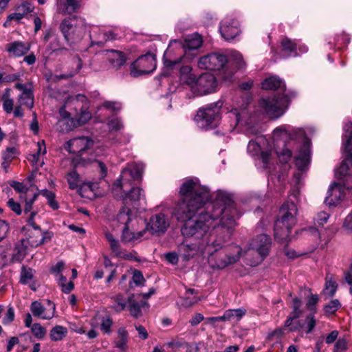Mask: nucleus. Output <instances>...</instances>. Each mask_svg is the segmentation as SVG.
I'll use <instances>...</instances> for the list:
<instances>
[{
  "mask_svg": "<svg viewBox=\"0 0 352 352\" xmlns=\"http://www.w3.org/2000/svg\"><path fill=\"white\" fill-rule=\"evenodd\" d=\"M284 254L285 255L290 259H294L296 258L299 257L302 254L296 252L294 250L289 248V247H285L284 248Z\"/></svg>",
  "mask_w": 352,
  "mask_h": 352,
  "instance_id": "obj_61",
  "label": "nucleus"
},
{
  "mask_svg": "<svg viewBox=\"0 0 352 352\" xmlns=\"http://www.w3.org/2000/svg\"><path fill=\"white\" fill-rule=\"evenodd\" d=\"M207 243L205 241H195V242L191 243L184 242L178 247L179 254L186 260L197 254H203L204 253L212 254L217 250H214L213 247L206 245Z\"/></svg>",
  "mask_w": 352,
  "mask_h": 352,
  "instance_id": "obj_12",
  "label": "nucleus"
},
{
  "mask_svg": "<svg viewBox=\"0 0 352 352\" xmlns=\"http://www.w3.org/2000/svg\"><path fill=\"white\" fill-rule=\"evenodd\" d=\"M267 143L263 136H258L254 140H251L248 145V152L252 156H257L261 154V160L263 167L267 168L271 160V153L262 151L263 147Z\"/></svg>",
  "mask_w": 352,
  "mask_h": 352,
  "instance_id": "obj_15",
  "label": "nucleus"
},
{
  "mask_svg": "<svg viewBox=\"0 0 352 352\" xmlns=\"http://www.w3.org/2000/svg\"><path fill=\"white\" fill-rule=\"evenodd\" d=\"M129 333L125 327H120L117 331V336L114 344L121 352H126L128 349Z\"/></svg>",
  "mask_w": 352,
  "mask_h": 352,
  "instance_id": "obj_29",
  "label": "nucleus"
},
{
  "mask_svg": "<svg viewBox=\"0 0 352 352\" xmlns=\"http://www.w3.org/2000/svg\"><path fill=\"white\" fill-rule=\"evenodd\" d=\"M245 313V309L242 308L236 309H229L224 313V318H226V321L232 320L238 321L242 318Z\"/></svg>",
  "mask_w": 352,
  "mask_h": 352,
  "instance_id": "obj_37",
  "label": "nucleus"
},
{
  "mask_svg": "<svg viewBox=\"0 0 352 352\" xmlns=\"http://www.w3.org/2000/svg\"><path fill=\"white\" fill-rule=\"evenodd\" d=\"M144 166L141 163L133 162L128 164L122 170L120 177L113 184L112 190L116 195L120 193V197L126 202H135L139 201L144 194L140 188H131L135 182H139L142 176Z\"/></svg>",
  "mask_w": 352,
  "mask_h": 352,
  "instance_id": "obj_3",
  "label": "nucleus"
},
{
  "mask_svg": "<svg viewBox=\"0 0 352 352\" xmlns=\"http://www.w3.org/2000/svg\"><path fill=\"white\" fill-rule=\"evenodd\" d=\"M144 225H141L140 231H144V236L147 232L151 234H163L170 226L168 217L164 213H157L153 215L149 221L146 223L144 221Z\"/></svg>",
  "mask_w": 352,
  "mask_h": 352,
  "instance_id": "obj_10",
  "label": "nucleus"
},
{
  "mask_svg": "<svg viewBox=\"0 0 352 352\" xmlns=\"http://www.w3.org/2000/svg\"><path fill=\"white\" fill-rule=\"evenodd\" d=\"M274 146L280 162L287 163L292 157V151L285 144L287 139H297L303 141L299 152L296 157V166L300 170H305L310 161L309 141L306 138L302 129L293 128L289 125H283L276 128L273 131Z\"/></svg>",
  "mask_w": 352,
  "mask_h": 352,
  "instance_id": "obj_2",
  "label": "nucleus"
},
{
  "mask_svg": "<svg viewBox=\"0 0 352 352\" xmlns=\"http://www.w3.org/2000/svg\"><path fill=\"white\" fill-rule=\"evenodd\" d=\"M289 104V99L286 94L263 98L259 102V105L264 113L272 119L281 117L286 111Z\"/></svg>",
  "mask_w": 352,
  "mask_h": 352,
  "instance_id": "obj_9",
  "label": "nucleus"
},
{
  "mask_svg": "<svg viewBox=\"0 0 352 352\" xmlns=\"http://www.w3.org/2000/svg\"><path fill=\"white\" fill-rule=\"evenodd\" d=\"M301 306V300L297 297H294L292 299V305L293 311L285 322V327H289V331H298L303 328V325L300 322L299 320H296V319L298 318L302 314V310L300 309Z\"/></svg>",
  "mask_w": 352,
  "mask_h": 352,
  "instance_id": "obj_20",
  "label": "nucleus"
},
{
  "mask_svg": "<svg viewBox=\"0 0 352 352\" xmlns=\"http://www.w3.org/2000/svg\"><path fill=\"white\" fill-rule=\"evenodd\" d=\"M9 230L8 223L5 220H0V241L6 237Z\"/></svg>",
  "mask_w": 352,
  "mask_h": 352,
  "instance_id": "obj_56",
  "label": "nucleus"
},
{
  "mask_svg": "<svg viewBox=\"0 0 352 352\" xmlns=\"http://www.w3.org/2000/svg\"><path fill=\"white\" fill-rule=\"evenodd\" d=\"M261 87L266 90L285 89V82L277 76H270L265 78L261 83Z\"/></svg>",
  "mask_w": 352,
  "mask_h": 352,
  "instance_id": "obj_32",
  "label": "nucleus"
},
{
  "mask_svg": "<svg viewBox=\"0 0 352 352\" xmlns=\"http://www.w3.org/2000/svg\"><path fill=\"white\" fill-rule=\"evenodd\" d=\"M220 107L218 103H212L200 109L195 117L198 126L201 129L211 127L219 118Z\"/></svg>",
  "mask_w": 352,
  "mask_h": 352,
  "instance_id": "obj_11",
  "label": "nucleus"
},
{
  "mask_svg": "<svg viewBox=\"0 0 352 352\" xmlns=\"http://www.w3.org/2000/svg\"><path fill=\"white\" fill-rule=\"evenodd\" d=\"M19 155V151L15 147H8L2 152L1 167L5 172L8 171L11 162Z\"/></svg>",
  "mask_w": 352,
  "mask_h": 352,
  "instance_id": "obj_33",
  "label": "nucleus"
},
{
  "mask_svg": "<svg viewBox=\"0 0 352 352\" xmlns=\"http://www.w3.org/2000/svg\"><path fill=\"white\" fill-rule=\"evenodd\" d=\"M29 244L26 242V239H22L18 241L15 245L14 252L12 255V261L15 262H21L25 258L28 253Z\"/></svg>",
  "mask_w": 352,
  "mask_h": 352,
  "instance_id": "obj_31",
  "label": "nucleus"
},
{
  "mask_svg": "<svg viewBox=\"0 0 352 352\" xmlns=\"http://www.w3.org/2000/svg\"><path fill=\"white\" fill-rule=\"evenodd\" d=\"M130 314L134 317H139L141 315V309L136 302H131L129 307Z\"/></svg>",
  "mask_w": 352,
  "mask_h": 352,
  "instance_id": "obj_59",
  "label": "nucleus"
},
{
  "mask_svg": "<svg viewBox=\"0 0 352 352\" xmlns=\"http://www.w3.org/2000/svg\"><path fill=\"white\" fill-rule=\"evenodd\" d=\"M242 255L241 248L236 245L230 246L226 250V258L216 261V267L219 269L226 267L230 264L236 262Z\"/></svg>",
  "mask_w": 352,
  "mask_h": 352,
  "instance_id": "obj_22",
  "label": "nucleus"
},
{
  "mask_svg": "<svg viewBox=\"0 0 352 352\" xmlns=\"http://www.w3.org/2000/svg\"><path fill=\"white\" fill-rule=\"evenodd\" d=\"M297 206L293 201H287L280 208L279 217L274 224V236L280 241H285L296 223Z\"/></svg>",
  "mask_w": 352,
  "mask_h": 352,
  "instance_id": "obj_5",
  "label": "nucleus"
},
{
  "mask_svg": "<svg viewBox=\"0 0 352 352\" xmlns=\"http://www.w3.org/2000/svg\"><path fill=\"white\" fill-rule=\"evenodd\" d=\"M113 321L109 317L103 318L101 320L100 329L103 333L109 335L111 333Z\"/></svg>",
  "mask_w": 352,
  "mask_h": 352,
  "instance_id": "obj_49",
  "label": "nucleus"
},
{
  "mask_svg": "<svg viewBox=\"0 0 352 352\" xmlns=\"http://www.w3.org/2000/svg\"><path fill=\"white\" fill-rule=\"evenodd\" d=\"M181 201L177 218L184 222L181 232L184 237L221 249L232 236L241 214L230 195L218 191L215 199L206 203L210 197L208 189L200 184L197 178L188 179L181 186Z\"/></svg>",
  "mask_w": 352,
  "mask_h": 352,
  "instance_id": "obj_1",
  "label": "nucleus"
},
{
  "mask_svg": "<svg viewBox=\"0 0 352 352\" xmlns=\"http://www.w3.org/2000/svg\"><path fill=\"white\" fill-rule=\"evenodd\" d=\"M156 67L155 56L147 53L140 56L131 65V74L134 77L153 72Z\"/></svg>",
  "mask_w": 352,
  "mask_h": 352,
  "instance_id": "obj_13",
  "label": "nucleus"
},
{
  "mask_svg": "<svg viewBox=\"0 0 352 352\" xmlns=\"http://www.w3.org/2000/svg\"><path fill=\"white\" fill-rule=\"evenodd\" d=\"M118 224L123 225L121 239L124 243H134L144 237V231H140L144 221L138 218L133 211L126 206H123L114 219Z\"/></svg>",
  "mask_w": 352,
  "mask_h": 352,
  "instance_id": "obj_4",
  "label": "nucleus"
},
{
  "mask_svg": "<svg viewBox=\"0 0 352 352\" xmlns=\"http://www.w3.org/2000/svg\"><path fill=\"white\" fill-rule=\"evenodd\" d=\"M352 122L349 121L344 125V134L342 138L346 157L338 170L340 178L347 188H352Z\"/></svg>",
  "mask_w": 352,
  "mask_h": 352,
  "instance_id": "obj_6",
  "label": "nucleus"
},
{
  "mask_svg": "<svg viewBox=\"0 0 352 352\" xmlns=\"http://www.w3.org/2000/svg\"><path fill=\"white\" fill-rule=\"evenodd\" d=\"M98 34V42H104L108 40L115 39L113 34L111 32H107L104 30H100L98 28H94L91 31V36H94Z\"/></svg>",
  "mask_w": 352,
  "mask_h": 352,
  "instance_id": "obj_39",
  "label": "nucleus"
},
{
  "mask_svg": "<svg viewBox=\"0 0 352 352\" xmlns=\"http://www.w3.org/2000/svg\"><path fill=\"white\" fill-rule=\"evenodd\" d=\"M250 245L251 249L258 252L260 256L258 260L252 264L257 265L268 255L271 248V239L267 234H262L253 239Z\"/></svg>",
  "mask_w": 352,
  "mask_h": 352,
  "instance_id": "obj_18",
  "label": "nucleus"
},
{
  "mask_svg": "<svg viewBox=\"0 0 352 352\" xmlns=\"http://www.w3.org/2000/svg\"><path fill=\"white\" fill-rule=\"evenodd\" d=\"M15 87L21 91L18 99V102L20 105H23L29 109H32L34 105V98L30 87H28L26 85L17 83L15 85Z\"/></svg>",
  "mask_w": 352,
  "mask_h": 352,
  "instance_id": "obj_26",
  "label": "nucleus"
},
{
  "mask_svg": "<svg viewBox=\"0 0 352 352\" xmlns=\"http://www.w3.org/2000/svg\"><path fill=\"white\" fill-rule=\"evenodd\" d=\"M219 31L225 40H232L240 32L239 22L234 19L226 17L221 22Z\"/></svg>",
  "mask_w": 352,
  "mask_h": 352,
  "instance_id": "obj_21",
  "label": "nucleus"
},
{
  "mask_svg": "<svg viewBox=\"0 0 352 352\" xmlns=\"http://www.w3.org/2000/svg\"><path fill=\"white\" fill-rule=\"evenodd\" d=\"M67 333V328L57 325L50 331V337L53 341H59L63 340L66 336Z\"/></svg>",
  "mask_w": 352,
  "mask_h": 352,
  "instance_id": "obj_36",
  "label": "nucleus"
},
{
  "mask_svg": "<svg viewBox=\"0 0 352 352\" xmlns=\"http://www.w3.org/2000/svg\"><path fill=\"white\" fill-rule=\"evenodd\" d=\"M80 6V0H57L56 13L62 15L72 14L77 12Z\"/></svg>",
  "mask_w": 352,
  "mask_h": 352,
  "instance_id": "obj_25",
  "label": "nucleus"
},
{
  "mask_svg": "<svg viewBox=\"0 0 352 352\" xmlns=\"http://www.w3.org/2000/svg\"><path fill=\"white\" fill-rule=\"evenodd\" d=\"M226 63L227 58L225 55L212 53L201 57L197 65L200 69L219 70L224 67Z\"/></svg>",
  "mask_w": 352,
  "mask_h": 352,
  "instance_id": "obj_16",
  "label": "nucleus"
},
{
  "mask_svg": "<svg viewBox=\"0 0 352 352\" xmlns=\"http://www.w3.org/2000/svg\"><path fill=\"white\" fill-rule=\"evenodd\" d=\"M347 349V343L343 338L337 340L334 345L333 352H345Z\"/></svg>",
  "mask_w": 352,
  "mask_h": 352,
  "instance_id": "obj_55",
  "label": "nucleus"
},
{
  "mask_svg": "<svg viewBox=\"0 0 352 352\" xmlns=\"http://www.w3.org/2000/svg\"><path fill=\"white\" fill-rule=\"evenodd\" d=\"M30 247L36 248L50 239L49 233L43 232L41 228L29 229L28 236L25 239Z\"/></svg>",
  "mask_w": 352,
  "mask_h": 352,
  "instance_id": "obj_24",
  "label": "nucleus"
},
{
  "mask_svg": "<svg viewBox=\"0 0 352 352\" xmlns=\"http://www.w3.org/2000/svg\"><path fill=\"white\" fill-rule=\"evenodd\" d=\"M59 28L65 41L71 44L81 41L86 32V26L83 21L76 16L63 20Z\"/></svg>",
  "mask_w": 352,
  "mask_h": 352,
  "instance_id": "obj_8",
  "label": "nucleus"
},
{
  "mask_svg": "<svg viewBox=\"0 0 352 352\" xmlns=\"http://www.w3.org/2000/svg\"><path fill=\"white\" fill-rule=\"evenodd\" d=\"M123 125L121 121L118 119L111 120L109 122V129L111 131H118L122 128Z\"/></svg>",
  "mask_w": 352,
  "mask_h": 352,
  "instance_id": "obj_63",
  "label": "nucleus"
},
{
  "mask_svg": "<svg viewBox=\"0 0 352 352\" xmlns=\"http://www.w3.org/2000/svg\"><path fill=\"white\" fill-rule=\"evenodd\" d=\"M10 186L14 189V190L19 193H20V200H23L24 196H26L28 194L29 188L23 183L16 182V181H10L9 182Z\"/></svg>",
  "mask_w": 352,
  "mask_h": 352,
  "instance_id": "obj_40",
  "label": "nucleus"
},
{
  "mask_svg": "<svg viewBox=\"0 0 352 352\" xmlns=\"http://www.w3.org/2000/svg\"><path fill=\"white\" fill-rule=\"evenodd\" d=\"M31 331L34 336L41 340L43 339L46 334V329L42 327L39 323H34L31 327Z\"/></svg>",
  "mask_w": 352,
  "mask_h": 352,
  "instance_id": "obj_47",
  "label": "nucleus"
},
{
  "mask_svg": "<svg viewBox=\"0 0 352 352\" xmlns=\"http://www.w3.org/2000/svg\"><path fill=\"white\" fill-rule=\"evenodd\" d=\"M14 311L12 307H9L7 310L6 314L3 319V323L5 324H10L14 320Z\"/></svg>",
  "mask_w": 352,
  "mask_h": 352,
  "instance_id": "obj_62",
  "label": "nucleus"
},
{
  "mask_svg": "<svg viewBox=\"0 0 352 352\" xmlns=\"http://www.w3.org/2000/svg\"><path fill=\"white\" fill-rule=\"evenodd\" d=\"M48 307H44L38 301H34L31 304L30 310L35 317L43 320L52 319L55 313V305L50 301L47 302Z\"/></svg>",
  "mask_w": 352,
  "mask_h": 352,
  "instance_id": "obj_23",
  "label": "nucleus"
},
{
  "mask_svg": "<svg viewBox=\"0 0 352 352\" xmlns=\"http://www.w3.org/2000/svg\"><path fill=\"white\" fill-rule=\"evenodd\" d=\"M329 218V214L324 211H321L317 214L315 218L316 223L319 226H323L326 223Z\"/></svg>",
  "mask_w": 352,
  "mask_h": 352,
  "instance_id": "obj_54",
  "label": "nucleus"
},
{
  "mask_svg": "<svg viewBox=\"0 0 352 352\" xmlns=\"http://www.w3.org/2000/svg\"><path fill=\"white\" fill-rule=\"evenodd\" d=\"M318 300L319 298L317 294L310 293L307 298V302L306 303L307 309L311 311H315V307L317 303L318 302Z\"/></svg>",
  "mask_w": 352,
  "mask_h": 352,
  "instance_id": "obj_50",
  "label": "nucleus"
},
{
  "mask_svg": "<svg viewBox=\"0 0 352 352\" xmlns=\"http://www.w3.org/2000/svg\"><path fill=\"white\" fill-rule=\"evenodd\" d=\"M23 16L27 15L28 13L32 12L33 8L31 3L28 2H24L19 6L16 9Z\"/></svg>",
  "mask_w": 352,
  "mask_h": 352,
  "instance_id": "obj_52",
  "label": "nucleus"
},
{
  "mask_svg": "<svg viewBox=\"0 0 352 352\" xmlns=\"http://www.w3.org/2000/svg\"><path fill=\"white\" fill-rule=\"evenodd\" d=\"M226 118L230 122L229 131H232L236 127L248 135L256 133L254 128L255 119L250 115L247 107L234 108L226 114Z\"/></svg>",
  "mask_w": 352,
  "mask_h": 352,
  "instance_id": "obj_7",
  "label": "nucleus"
},
{
  "mask_svg": "<svg viewBox=\"0 0 352 352\" xmlns=\"http://www.w3.org/2000/svg\"><path fill=\"white\" fill-rule=\"evenodd\" d=\"M230 57L236 62L239 68H243L245 66L243 56L239 52L232 51L230 53Z\"/></svg>",
  "mask_w": 352,
  "mask_h": 352,
  "instance_id": "obj_53",
  "label": "nucleus"
},
{
  "mask_svg": "<svg viewBox=\"0 0 352 352\" xmlns=\"http://www.w3.org/2000/svg\"><path fill=\"white\" fill-rule=\"evenodd\" d=\"M195 76L192 73V68L190 66H183L180 69V80L190 86L192 88L196 80Z\"/></svg>",
  "mask_w": 352,
  "mask_h": 352,
  "instance_id": "obj_34",
  "label": "nucleus"
},
{
  "mask_svg": "<svg viewBox=\"0 0 352 352\" xmlns=\"http://www.w3.org/2000/svg\"><path fill=\"white\" fill-rule=\"evenodd\" d=\"M337 283L335 280L332 279L331 277L329 278L327 276L326 277V283H325V291L327 294L329 296H332L335 294L337 289Z\"/></svg>",
  "mask_w": 352,
  "mask_h": 352,
  "instance_id": "obj_46",
  "label": "nucleus"
},
{
  "mask_svg": "<svg viewBox=\"0 0 352 352\" xmlns=\"http://www.w3.org/2000/svg\"><path fill=\"white\" fill-rule=\"evenodd\" d=\"M342 164V163L341 164ZM342 165L340 166V167L336 170V176L342 182V184H340L339 183H333L332 185L330 186L327 196L325 199V203L326 204L329 206H335L338 204H339L345 196V192L344 190V187L347 189H352L351 188H347L344 184L343 179L340 178V174H338V170Z\"/></svg>",
  "mask_w": 352,
  "mask_h": 352,
  "instance_id": "obj_17",
  "label": "nucleus"
},
{
  "mask_svg": "<svg viewBox=\"0 0 352 352\" xmlns=\"http://www.w3.org/2000/svg\"><path fill=\"white\" fill-rule=\"evenodd\" d=\"M202 45V39L199 35L195 34L185 39L183 47L188 50L198 49Z\"/></svg>",
  "mask_w": 352,
  "mask_h": 352,
  "instance_id": "obj_35",
  "label": "nucleus"
},
{
  "mask_svg": "<svg viewBox=\"0 0 352 352\" xmlns=\"http://www.w3.org/2000/svg\"><path fill=\"white\" fill-rule=\"evenodd\" d=\"M281 47L283 51L285 52L289 55L294 54L295 56L298 55L297 52V43L292 41V40L286 38H284L281 42Z\"/></svg>",
  "mask_w": 352,
  "mask_h": 352,
  "instance_id": "obj_38",
  "label": "nucleus"
},
{
  "mask_svg": "<svg viewBox=\"0 0 352 352\" xmlns=\"http://www.w3.org/2000/svg\"><path fill=\"white\" fill-rule=\"evenodd\" d=\"M341 305L338 300L334 299L331 300L327 305H326L324 307L325 312L328 314H333L336 312L340 307Z\"/></svg>",
  "mask_w": 352,
  "mask_h": 352,
  "instance_id": "obj_51",
  "label": "nucleus"
},
{
  "mask_svg": "<svg viewBox=\"0 0 352 352\" xmlns=\"http://www.w3.org/2000/svg\"><path fill=\"white\" fill-rule=\"evenodd\" d=\"M14 101L12 99L3 97V108L7 113H10L13 111Z\"/></svg>",
  "mask_w": 352,
  "mask_h": 352,
  "instance_id": "obj_58",
  "label": "nucleus"
},
{
  "mask_svg": "<svg viewBox=\"0 0 352 352\" xmlns=\"http://www.w3.org/2000/svg\"><path fill=\"white\" fill-rule=\"evenodd\" d=\"M8 206L17 215H20L22 213V209H21L20 204H19L18 202H16L13 198H10L8 200Z\"/></svg>",
  "mask_w": 352,
  "mask_h": 352,
  "instance_id": "obj_57",
  "label": "nucleus"
},
{
  "mask_svg": "<svg viewBox=\"0 0 352 352\" xmlns=\"http://www.w3.org/2000/svg\"><path fill=\"white\" fill-rule=\"evenodd\" d=\"M107 58L113 68L118 69L126 62V56L122 52L111 50L107 52Z\"/></svg>",
  "mask_w": 352,
  "mask_h": 352,
  "instance_id": "obj_30",
  "label": "nucleus"
},
{
  "mask_svg": "<svg viewBox=\"0 0 352 352\" xmlns=\"http://www.w3.org/2000/svg\"><path fill=\"white\" fill-rule=\"evenodd\" d=\"M46 146L44 140H41L37 143V151L34 154H30L28 157V161L32 166H35L36 169L42 167L44 164L43 160L41 157L46 153Z\"/></svg>",
  "mask_w": 352,
  "mask_h": 352,
  "instance_id": "obj_27",
  "label": "nucleus"
},
{
  "mask_svg": "<svg viewBox=\"0 0 352 352\" xmlns=\"http://www.w3.org/2000/svg\"><path fill=\"white\" fill-rule=\"evenodd\" d=\"M38 194L34 193L32 196L29 197L28 194L26 196H24V198L22 201L25 202L24 212L25 213L30 212L32 209V205L36 199Z\"/></svg>",
  "mask_w": 352,
  "mask_h": 352,
  "instance_id": "obj_44",
  "label": "nucleus"
},
{
  "mask_svg": "<svg viewBox=\"0 0 352 352\" xmlns=\"http://www.w3.org/2000/svg\"><path fill=\"white\" fill-rule=\"evenodd\" d=\"M170 47L165 52L164 55V63L166 67H172L175 65L179 63L182 61V56H179V58L175 59H170Z\"/></svg>",
  "mask_w": 352,
  "mask_h": 352,
  "instance_id": "obj_45",
  "label": "nucleus"
},
{
  "mask_svg": "<svg viewBox=\"0 0 352 352\" xmlns=\"http://www.w3.org/2000/svg\"><path fill=\"white\" fill-rule=\"evenodd\" d=\"M31 47L29 43L14 41L7 45L8 52L14 56H21L25 54Z\"/></svg>",
  "mask_w": 352,
  "mask_h": 352,
  "instance_id": "obj_28",
  "label": "nucleus"
},
{
  "mask_svg": "<svg viewBox=\"0 0 352 352\" xmlns=\"http://www.w3.org/2000/svg\"><path fill=\"white\" fill-rule=\"evenodd\" d=\"M93 144L94 142L91 138L82 136L68 141L65 145V148L71 153L82 155L90 149Z\"/></svg>",
  "mask_w": 352,
  "mask_h": 352,
  "instance_id": "obj_19",
  "label": "nucleus"
},
{
  "mask_svg": "<svg viewBox=\"0 0 352 352\" xmlns=\"http://www.w3.org/2000/svg\"><path fill=\"white\" fill-rule=\"evenodd\" d=\"M114 304L112 305V308L117 312L123 311L126 305V299L121 294H118L113 298Z\"/></svg>",
  "mask_w": 352,
  "mask_h": 352,
  "instance_id": "obj_43",
  "label": "nucleus"
},
{
  "mask_svg": "<svg viewBox=\"0 0 352 352\" xmlns=\"http://www.w3.org/2000/svg\"><path fill=\"white\" fill-rule=\"evenodd\" d=\"M133 281L136 285H142L145 281L141 272L135 270L133 274Z\"/></svg>",
  "mask_w": 352,
  "mask_h": 352,
  "instance_id": "obj_60",
  "label": "nucleus"
},
{
  "mask_svg": "<svg viewBox=\"0 0 352 352\" xmlns=\"http://www.w3.org/2000/svg\"><path fill=\"white\" fill-rule=\"evenodd\" d=\"M33 277V270L31 268L23 267L21 273V282L26 284L30 282Z\"/></svg>",
  "mask_w": 352,
  "mask_h": 352,
  "instance_id": "obj_48",
  "label": "nucleus"
},
{
  "mask_svg": "<svg viewBox=\"0 0 352 352\" xmlns=\"http://www.w3.org/2000/svg\"><path fill=\"white\" fill-rule=\"evenodd\" d=\"M67 179L69 188L72 190L76 189L80 185V179L79 175L74 170L67 174Z\"/></svg>",
  "mask_w": 352,
  "mask_h": 352,
  "instance_id": "obj_42",
  "label": "nucleus"
},
{
  "mask_svg": "<svg viewBox=\"0 0 352 352\" xmlns=\"http://www.w3.org/2000/svg\"><path fill=\"white\" fill-rule=\"evenodd\" d=\"M316 323L317 321L314 316V314L311 313L308 314L305 320V326H303L305 333H311L314 331Z\"/></svg>",
  "mask_w": 352,
  "mask_h": 352,
  "instance_id": "obj_41",
  "label": "nucleus"
},
{
  "mask_svg": "<svg viewBox=\"0 0 352 352\" xmlns=\"http://www.w3.org/2000/svg\"><path fill=\"white\" fill-rule=\"evenodd\" d=\"M216 86L214 76L210 73H204L196 79L191 90L195 96H202L214 92Z\"/></svg>",
  "mask_w": 352,
  "mask_h": 352,
  "instance_id": "obj_14",
  "label": "nucleus"
},
{
  "mask_svg": "<svg viewBox=\"0 0 352 352\" xmlns=\"http://www.w3.org/2000/svg\"><path fill=\"white\" fill-rule=\"evenodd\" d=\"M342 227L346 230L352 232V211L345 217Z\"/></svg>",
  "mask_w": 352,
  "mask_h": 352,
  "instance_id": "obj_64",
  "label": "nucleus"
}]
</instances>
